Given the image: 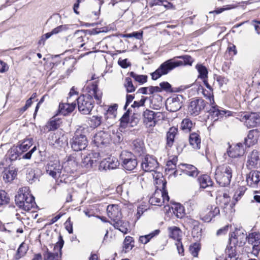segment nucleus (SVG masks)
<instances>
[{
    "label": "nucleus",
    "instance_id": "nucleus-1",
    "mask_svg": "<svg viewBox=\"0 0 260 260\" xmlns=\"http://www.w3.org/2000/svg\"><path fill=\"white\" fill-rule=\"evenodd\" d=\"M87 94H83L79 96L77 100L78 108L79 112L82 114H89L93 108L94 97L98 104L102 102V92L98 88L96 83L88 85L86 87Z\"/></svg>",
    "mask_w": 260,
    "mask_h": 260
},
{
    "label": "nucleus",
    "instance_id": "nucleus-2",
    "mask_svg": "<svg viewBox=\"0 0 260 260\" xmlns=\"http://www.w3.org/2000/svg\"><path fill=\"white\" fill-rule=\"evenodd\" d=\"M176 58H182L183 61H173V59L167 60L162 63L155 72L151 74L152 79L153 80L158 79L161 76L167 74L176 67L187 64L191 66L193 61L192 58L189 55L179 56Z\"/></svg>",
    "mask_w": 260,
    "mask_h": 260
},
{
    "label": "nucleus",
    "instance_id": "nucleus-3",
    "mask_svg": "<svg viewBox=\"0 0 260 260\" xmlns=\"http://www.w3.org/2000/svg\"><path fill=\"white\" fill-rule=\"evenodd\" d=\"M28 187H23L19 189L15 196L16 204L25 211H29L36 207L35 198L29 193Z\"/></svg>",
    "mask_w": 260,
    "mask_h": 260
},
{
    "label": "nucleus",
    "instance_id": "nucleus-4",
    "mask_svg": "<svg viewBox=\"0 0 260 260\" xmlns=\"http://www.w3.org/2000/svg\"><path fill=\"white\" fill-rule=\"evenodd\" d=\"M234 165L223 164L218 166L215 172V179L221 186H226L230 184Z\"/></svg>",
    "mask_w": 260,
    "mask_h": 260
},
{
    "label": "nucleus",
    "instance_id": "nucleus-5",
    "mask_svg": "<svg viewBox=\"0 0 260 260\" xmlns=\"http://www.w3.org/2000/svg\"><path fill=\"white\" fill-rule=\"evenodd\" d=\"M87 133V129L82 126L76 129L71 142V147L73 150L79 151L86 148L88 143L86 137Z\"/></svg>",
    "mask_w": 260,
    "mask_h": 260
},
{
    "label": "nucleus",
    "instance_id": "nucleus-6",
    "mask_svg": "<svg viewBox=\"0 0 260 260\" xmlns=\"http://www.w3.org/2000/svg\"><path fill=\"white\" fill-rule=\"evenodd\" d=\"M238 116L240 121L243 122L247 128L256 127L260 124V116L257 113L242 112Z\"/></svg>",
    "mask_w": 260,
    "mask_h": 260
},
{
    "label": "nucleus",
    "instance_id": "nucleus-7",
    "mask_svg": "<svg viewBox=\"0 0 260 260\" xmlns=\"http://www.w3.org/2000/svg\"><path fill=\"white\" fill-rule=\"evenodd\" d=\"M122 167L126 170L133 171L138 165L136 156L131 152L123 151L120 155Z\"/></svg>",
    "mask_w": 260,
    "mask_h": 260
},
{
    "label": "nucleus",
    "instance_id": "nucleus-8",
    "mask_svg": "<svg viewBox=\"0 0 260 260\" xmlns=\"http://www.w3.org/2000/svg\"><path fill=\"white\" fill-rule=\"evenodd\" d=\"M156 187L155 191L149 199V202L152 205L161 206L162 203L169 201V197L166 188H159V186H156Z\"/></svg>",
    "mask_w": 260,
    "mask_h": 260
},
{
    "label": "nucleus",
    "instance_id": "nucleus-9",
    "mask_svg": "<svg viewBox=\"0 0 260 260\" xmlns=\"http://www.w3.org/2000/svg\"><path fill=\"white\" fill-rule=\"evenodd\" d=\"M59 241L54 245V252L49 251L48 249L43 253V260H59L61 254V248L64 241L61 236L59 237Z\"/></svg>",
    "mask_w": 260,
    "mask_h": 260
},
{
    "label": "nucleus",
    "instance_id": "nucleus-10",
    "mask_svg": "<svg viewBox=\"0 0 260 260\" xmlns=\"http://www.w3.org/2000/svg\"><path fill=\"white\" fill-rule=\"evenodd\" d=\"M62 168L58 159L50 160L46 166L47 174L54 179L60 177Z\"/></svg>",
    "mask_w": 260,
    "mask_h": 260
},
{
    "label": "nucleus",
    "instance_id": "nucleus-11",
    "mask_svg": "<svg viewBox=\"0 0 260 260\" xmlns=\"http://www.w3.org/2000/svg\"><path fill=\"white\" fill-rule=\"evenodd\" d=\"M144 123L147 127H153L156 122L162 118V113L154 112L153 111L146 110L143 112Z\"/></svg>",
    "mask_w": 260,
    "mask_h": 260
},
{
    "label": "nucleus",
    "instance_id": "nucleus-12",
    "mask_svg": "<svg viewBox=\"0 0 260 260\" xmlns=\"http://www.w3.org/2000/svg\"><path fill=\"white\" fill-rule=\"evenodd\" d=\"M110 135L108 132L101 131L94 135L93 142L97 147H103L107 146L110 143Z\"/></svg>",
    "mask_w": 260,
    "mask_h": 260
},
{
    "label": "nucleus",
    "instance_id": "nucleus-13",
    "mask_svg": "<svg viewBox=\"0 0 260 260\" xmlns=\"http://www.w3.org/2000/svg\"><path fill=\"white\" fill-rule=\"evenodd\" d=\"M247 242L252 245V253L257 256L260 251V234L253 232L249 234L247 236Z\"/></svg>",
    "mask_w": 260,
    "mask_h": 260
},
{
    "label": "nucleus",
    "instance_id": "nucleus-14",
    "mask_svg": "<svg viewBox=\"0 0 260 260\" xmlns=\"http://www.w3.org/2000/svg\"><path fill=\"white\" fill-rule=\"evenodd\" d=\"M158 167V163L155 158L147 155L142 159L141 167L145 172H154Z\"/></svg>",
    "mask_w": 260,
    "mask_h": 260
},
{
    "label": "nucleus",
    "instance_id": "nucleus-15",
    "mask_svg": "<svg viewBox=\"0 0 260 260\" xmlns=\"http://www.w3.org/2000/svg\"><path fill=\"white\" fill-rule=\"evenodd\" d=\"M206 102L203 99L192 101L188 107V112L190 115L197 116L205 108Z\"/></svg>",
    "mask_w": 260,
    "mask_h": 260
},
{
    "label": "nucleus",
    "instance_id": "nucleus-16",
    "mask_svg": "<svg viewBox=\"0 0 260 260\" xmlns=\"http://www.w3.org/2000/svg\"><path fill=\"white\" fill-rule=\"evenodd\" d=\"M100 157V154L98 152H90L87 154L82 156V166L87 169L91 168L93 164L95 163Z\"/></svg>",
    "mask_w": 260,
    "mask_h": 260
},
{
    "label": "nucleus",
    "instance_id": "nucleus-17",
    "mask_svg": "<svg viewBox=\"0 0 260 260\" xmlns=\"http://www.w3.org/2000/svg\"><path fill=\"white\" fill-rule=\"evenodd\" d=\"M182 99L181 95H176L168 99L166 103L167 110L171 112H176L179 110L182 106L181 101Z\"/></svg>",
    "mask_w": 260,
    "mask_h": 260
},
{
    "label": "nucleus",
    "instance_id": "nucleus-18",
    "mask_svg": "<svg viewBox=\"0 0 260 260\" xmlns=\"http://www.w3.org/2000/svg\"><path fill=\"white\" fill-rule=\"evenodd\" d=\"M247 240L246 235L241 231L237 230L231 234L230 238V242L239 246H242Z\"/></svg>",
    "mask_w": 260,
    "mask_h": 260
},
{
    "label": "nucleus",
    "instance_id": "nucleus-19",
    "mask_svg": "<svg viewBox=\"0 0 260 260\" xmlns=\"http://www.w3.org/2000/svg\"><path fill=\"white\" fill-rule=\"evenodd\" d=\"M209 112L214 121L222 117L225 114H227L228 116L231 115L230 111L221 109L218 106H214V105H211V108L209 110Z\"/></svg>",
    "mask_w": 260,
    "mask_h": 260
},
{
    "label": "nucleus",
    "instance_id": "nucleus-20",
    "mask_svg": "<svg viewBox=\"0 0 260 260\" xmlns=\"http://www.w3.org/2000/svg\"><path fill=\"white\" fill-rule=\"evenodd\" d=\"M107 215L113 222L121 219V213L119 208L116 205H108L107 208Z\"/></svg>",
    "mask_w": 260,
    "mask_h": 260
},
{
    "label": "nucleus",
    "instance_id": "nucleus-21",
    "mask_svg": "<svg viewBox=\"0 0 260 260\" xmlns=\"http://www.w3.org/2000/svg\"><path fill=\"white\" fill-rule=\"evenodd\" d=\"M247 184L253 188L257 187L260 182V172L257 171H251L246 177Z\"/></svg>",
    "mask_w": 260,
    "mask_h": 260
},
{
    "label": "nucleus",
    "instance_id": "nucleus-22",
    "mask_svg": "<svg viewBox=\"0 0 260 260\" xmlns=\"http://www.w3.org/2000/svg\"><path fill=\"white\" fill-rule=\"evenodd\" d=\"M260 167V159L258 152L256 150H253L248 156L247 166L249 169Z\"/></svg>",
    "mask_w": 260,
    "mask_h": 260
},
{
    "label": "nucleus",
    "instance_id": "nucleus-23",
    "mask_svg": "<svg viewBox=\"0 0 260 260\" xmlns=\"http://www.w3.org/2000/svg\"><path fill=\"white\" fill-rule=\"evenodd\" d=\"M76 104L75 101L67 102L64 103H60L59 106V111L60 114L64 116L72 113L75 109Z\"/></svg>",
    "mask_w": 260,
    "mask_h": 260
},
{
    "label": "nucleus",
    "instance_id": "nucleus-24",
    "mask_svg": "<svg viewBox=\"0 0 260 260\" xmlns=\"http://www.w3.org/2000/svg\"><path fill=\"white\" fill-rule=\"evenodd\" d=\"M259 136L258 129H254L249 131L247 137L245 139V144L247 147H250L257 142Z\"/></svg>",
    "mask_w": 260,
    "mask_h": 260
},
{
    "label": "nucleus",
    "instance_id": "nucleus-25",
    "mask_svg": "<svg viewBox=\"0 0 260 260\" xmlns=\"http://www.w3.org/2000/svg\"><path fill=\"white\" fill-rule=\"evenodd\" d=\"M119 162L116 158L110 157L102 161L100 164L101 167L105 170L114 169L119 165Z\"/></svg>",
    "mask_w": 260,
    "mask_h": 260
},
{
    "label": "nucleus",
    "instance_id": "nucleus-26",
    "mask_svg": "<svg viewBox=\"0 0 260 260\" xmlns=\"http://www.w3.org/2000/svg\"><path fill=\"white\" fill-rule=\"evenodd\" d=\"M227 152L230 157L236 158L242 156L245 153V150L242 144L238 143L232 150L228 151Z\"/></svg>",
    "mask_w": 260,
    "mask_h": 260
},
{
    "label": "nucleus",
    "instance_id": "nucleus-27",
    "mask_svg": "<svg viewBox=\"0 0 260 260\" xmlns=\"http://www.w3.org/2000/svg\"><path fill=\"white\" fill-rule=\"evenodd\" d=\"M117 110V106L114 105L109 107L107 110L106 114L105 115V118L107 121L108 126L109 125H112L113 122V120L116 116V112Z\"/></svg>",
    "mask_w": 260,
    "mask_h": 260
},
{
    "label": "nucleus",
    "instance_id": "nucleus-28",
    "mask_svg": "<svg viewBox=\"0 0 260 260\" xmlns=\"http://www.w3.org/2000/svg\"><path fill=\"white\" fill-rule=\"evenodd\" d=\"M178 132V129L175 127H172L169 128L167 133L166 138V147L171 148L174 142V138Z\"/></svg>",
    "mask_w": 260,
    "mask_h": 260
},
{
    "label": "nucleus",
    "instance_id": "nucleus-29",
    "mask_svg": "<svg viewBox=\"0 0 260 260\" xmlns=\"http://www.w3.org/2000/svg\"><path fill=\"white\" fill-rule=\"evenodd\" d=\"M168 231L170 238L175 240L176 242L181 241L182 232L179 228L175 226L169 227L168 228Z\"/></svg>",
    "mask_w": 260,
    "mask_h": 260
},
{
    "label": "nucleus",
    "instance_id": "nucleus-30",
    "mask_svg": "<svg viewBox=\"0 0 260 260\" xmlns=\"http://www.w3.org/2000/svg\"><path fill=\"white\" fill-rule=\"evenodd\" d=\"M22 154V152L19 150L18 146H13L9 150L7 155L11 161H14Z\"/></svg>",
    "mask_w": 260,
    "mask_h": 260
},
{
    "label": "nucleus",
    "instance_id": "nucleus-31",
    "mask_svg": "<svg viewBox=\"0 0 260 260\" xmlns=\"http://www.w3.org/2000/svg\"><path fill=\"white\" fill-rule=\"evenodd\" d=\"M17 176V171L15 169H6L3 173V179L7 182L13 181Z\"/></svg>",
    "mask_w": 260,
    "mask_h": 260
},
{
    "label": "nucleus",
    "instance_id": "nucleus-32",
    "mask_svg": "<svg viewBox=\"0 0 260 260\" xmlns=\"http://www.w3.org/2000/svg\"><path fill=\"white\" fill-rule=\"evenodd\" d=\"M181 166L184 167L183 170L187 175L192 177H196L198 176V171L194 166L188 164H181Z\"/></svg>",
    "mask_w": 260,
    "mask_h": 260
},
{
    "label": "nucleus",
    "instance_id": "nucleus-33",
    "mask_svg": "<svg viewBox=\"0 0 260 260\" xmlns=\"http://www.w3.org/2000/svg\"><path fill=\"white\" fill-rule=\"evenodd\" d=\"M111 224H112L115 229H118L124 234L127 233L128 231L127 222L124 221L121 219L113 222V223H111Z\"/></svg>",
    "mask_w": 260,
    "mask_h": 260
},
{
    "label": "nucleus",
    "instance_id": "nucleus-34",
    "mask_svg": "<svg viewBox=\"0 0 260 260\" xmlns=\"http://www.w3.org/2000/svg\"><path fill=\"white\" fill-rule=\"evenodd\" d=\"M200 187L203 188L212 186L213 182L208 175H203L198 179Z\"/></svg>",
    "mask_w": 260,
    "mask_h": 260
},
{
    "label": "nucleus",
    "instance_id": "nucleus-35",
    "mask_svg": "<svg viewBox=\"0 0 260 260\" xmlns=\"http://www.w3.org/2000/svg\"><path fill=\"white\" fill-rule=\"evenodd\" d=\"M153 178L155 179V183L158 184L159 188L165 189L166 186V182L163 178L162 174L161 173L154 171V174L153 175Z\"/></svg>",
    "mask_w": 260,
    "mask_h": 260
},
{
    "label": "nucleus",
    "instance_id": "nucleus-36",
    "mask_svg": "<svg viewBox=\"0 0 260 260\" xmlns=\"http://www.w3.org/2000/svg\"><path fill=\"white\" fill-rule=\"evenodd\" d=\"M190 144L194 149L200 148L201 140L199 135L196 133H192L190 135L189 139Z\"/></svg>",
    "mask_w": 260,
    "mask_h": 260
},
{
    "label": "nucleus",
    "instance_id": "nucleus-37",
    "mask_svg": "<svg viewBox=\"0 0 260 260\" xmlns=\"http://www.w3.org/2000/svg\"><path fill=\"white\" fill-rule=\"evenodd\" d=\"M216 201L221 207L226 208L229 204L231 199L227 193H224L222 196L219 195L216 198Z\"/></svg>",
    "mask_w": 260,
    "mask_h": 260
},
{
    "label": "nucleus",
    "instance_id": "nucleus-38",
    "mask_svg": "<svg viewBox=\"0 0 260 260\" xmlns=\"http://www.w3.org/2000/svg\"><path fill=\"white\" fill-rule=\"evenodd\" d=\"M173 213L178 218H182L185 214L184 208L179 203H177L174 205L172 207Z\"/></svg>",
    "mask_w": 260,
    "mask_h": 260
},
{
    "label": "nucleus",
    "instance_id": "nucleus-39",
    "mask_svg": "<svg viewBox=\"0 0 260 260\" xmlns=\"http://www.w3.org/2000/svg\"><path fill=\"white\" fill-rule=\"evenodd\" d=\"M134 247V240L133 238L130 236H126L123 243V251L127 252Z\"/></svg>",
    "mask_w": 260,
    "mask_h": 260
},
{
    "label": "nucleus",
    "instance_id": "nucleus-40",
    "mask_svg": "<svg viewBox=\"0 0 260 260\" xmlns=\"http://www.w3.org/2000/svg\"><path fill=\"white\" fill-rule=\"evenodd\" d=\"M199 75L198 78L202 80L208 78V70L207 68L201 64H197L196 66Z\"/></svg>",
    "mask_w": 260,
    "mask_h": 260
},
{
    "label": "nucleus",
    "instance_id": "nucleus-41",
    "mask_svg": "<svg viewBox=\"0 0 260 260\" xmlns=\"http://www.w3.org/2000/svg\"><path fill=\"white\" fill-rule=\"evenodd\" d=\"M220 211L219 208L214 207L213 208L212 207L211 210L209 212L208 214L202 218V219L205 222H209L211 220L212 218L215 216L219 214Z\"/></svg>",
    "mask_w": 260,
    "mask_h": 260
},
{
    "label": "nucleus",
    "instance_id": "nucleus-42",
    "mask_svg": "<svg viewBox=\"0 0 260 260\" xmlns=\"http://www.w3.org/2000/svg\"><path fill=\"white\" fill-rule=\"evenodd\" d=\"M32 145V139L28 138L24 140L18 146L19 149L22 154L27 151L28 149Z\"/></svg>",
    "mask_w": 260,
    "mask_h": 260
},
{
    "label": "nucleus",
    "instance_id": "nucleus-43",
    "mask_svg": "<svg viewBox=\"0 0 260 260\" xmlns=\"http://www.w3.org/2000/svg\"><path fill=\"white\" fill-rule=\"evenodd\" d=\"M28 250V246L26 244L22 243L19 246L17 253L15 256L16 259H19L24 256Z\"/></svg>",
    "mask_w": 260,
    "mask_h": 260
},
{
    "label": "nucleus",
    "instance_id": "nucleus-44",
    "mask_svg": "<svg viewBox=\"0 0 260 260\" xmlns=\"http://www.w3.org/2000/svg\"><path fill=\"white\" fill-rule=\"evenodd\" d=\"M102 123V117L101 116L94 115L89 119V124L91 127L95 128Z\"/></svg>",
    "mask_w": 260,
    "mask_h": 260
},
{
    "label": "nucleus",
    "instance_id": "nucleus-45",
    "mask_svg": "<svg viewBox=\"0 0 260 260\" xmlns=\"http://www.w3.org/2000/svg\"><path fill=\"white\" fill-rule=\"evenodd\" d=\"M130 76L133 77L136 81L142 84L147 82V76L144 75H137L133 72L129 73Z\"/></svg>",
    "mask_w": 260,
    "mask_h": 260
},
{
    "label": "nucleus",
    "instance_id": "nucleus-46",
    "mask_svg": "<svg viewBox=\"0 0 260 260\" xmlns=\"http://www.w3.org/2000/svg\"><path fill=\"white\" fill-rule=\"evenodd\" d=\"M202 92L204 97L209 101L211 105H214L215 102L212 90H208L202 88Z\"/></svg>",
    "mask_w": 260,
    "mask_h": 260
},
{
    "label": "nucleus",
    "instance_id": "nucleus-47",
    "mask_svg": "<svg viewBox=\"0 0 260 260\" xmlns=\"http://www.w3.org/2000/svg\"><path fill=\"white\" fill-rule=\"evenodd\" d=\"M67 143V140L66 137L61 133L59 135L57 139H56L55 143L51 142V144L55 145V147H62L63 145Z\"/></svg>",
    "mask_w": 260,
    "mask_h": 260
},
{
    "label": "nucleus",
    "instance_id": "nucleus-48",
    "mask_svg": "<svg viewBox=\"0 0 260 260\" xmlns=\"http://www.w3.org/2000/svg\"><path fill=\"white\" fill-rule=\"evenodd\" d=\"M9 201L10 198L7 193L3 190H0V206L7 205Z\"/></svg>",
    "mask_w": 260,
    "mask_h": 260
},
{
    "label": "nucleus",
    "instance_id": "nucleus-49",
    "mask_svg": "<svg viewBox=\"0 0 260 260\" xmlns=\"http://www.w3.org/2000/svg\"><path fill=\"white\" fill-rule=\"evenodd\" d=\"M246 189V187L244 185L238 187L234 195V199L236 201L240 200L241 197L244 194Z\"/></svg>",
    "mask_w": 260,
    "mask_h": 260
},
{
    "label": "nucleus",
    "instance_id": "nucleus-50",
    "mask_svg": "<svg viewBox=\"0 0 260 260\" xmlns=\"http://www.w3.org/2000/svg\"><path fill=\"white\" fill-rule=\"evenodd\" d=\"M193 125L192 121L188 118L184 119L181 122V128L183 130L189 132Z\"/></svg>",
    "mask_w": 260,
    "mask_h": 260
},
{
    "label": "nucleus",
    "instance_id": "nucleus-51",
    "mask_svg": "<svg viewBox=\"0 0 260 260\" xmlns=\"http://www.w3.org/2000/svg\"><path fill=\"white\" fill-rule=\"evenodd\" d=\"M124 87L127 92H133L135 90V87L134 86L132 79L127 77L125 79Z\"/></svg>",
    "mask_w": 260,
    "mask_h": 260
},
{
    "label": "nucleus",
    "instance_id": "nucleus-52",
    "mask_svg": "<svg viewBox=\"0 0 260 260\" xmlns=\"http://www.w3.org/2000/svg\"><path fill=\"white\" fill-rule=\"evenodd\" d=\"M59 125L57 121L51 120L45 126V129L47 131H54L58 127Z\"/></svg>",
    "mask_w": 260,
    "mask_h": 260
},
{
    "label": "nucleus",
    "instance_id": "nucleus-53",
    "mask_svg": "<svg viewBox=\"0 0 260 260\" xmlns=\"http://www.w3.org/2000/svg\"><path fill=\"white\" fill-rule=\"evenodd\" d=\"M200 250V246L199 244L194 243L189 247V251L192 256L197 257L198 253Z\"/></svg>",
    "mask_w": 260,
    "mask_h": 260
},
{
    "label": "nucleus",
    "instance_id": "nucleus-54",
    "mask_svg": "<svg viewBox=\"0 0 260 260\" xmlns=\"http://www.w3.org/2000/svg\"><path fill=\"white\" fill-rule=\"evenodd\" d=\"M129 114L125 112L120 119V127L125 128L129 122Z\"/></svg>",
    "mask_w": 260,
    "mask_h": 260
},
{
    "label": "nucleus",
    "instance_id": "nucleus-55",
    "mask_svg": "<svg viewBox=\"0 0 260 260\" xmlns=\"http://www.w3.org/2000/svg\"><path fill=\"white\" fill-rule=\"evenodd\" d=\"M26 179L30 183H32L37 179V177L36 175L34 170L30 169L28 171V173L26 174Z\"/></svg>",
    "mask_w": 260,
    "mask_h": 260
},
{
    "label": "nucleus",
    "instance_id": "nucleus-56",
    "mask_svg": "<svg viewBox=\"0 0 260 260\" xmlns=\"http://www.w3.org/2000/svg\"><path fill=\"white\" fill-rule=\"evenodd\" d=\"M69 25L67 24L61 25L60 26H58L52 30V34H53V35L57 34L59 32L65 31L69 29Z\"/></svg>",
    "mask_w": 260,
    "mask_h": 260
},
{
    "label": "nucleus",
    "instance_id": "nucleus-57",
    "mask_svg": "<svg viewBox=\"0 0 260 260\" xmlns=\"http://www.w3.org/2000/svg\"><path fill=\"white\" fill-rule=\"evenodd\" d=\"M78 98V92L75 91L74 87H72L69 94V96L67 98L68 102L75 101L77 100Z\"/></svg>",
    "mask_w": 260,
    "mask_h": 260
},
{
    "label": "nucleus",
    "instance_id": "nucleus-58",
    "mask_svg": "<svg viewBox=\"0 0 260 260\" xmlns=\"http://www.w3.org/2000/svg\"><path fill=\"white\" fill-rule=\"evenodd\" d=\"M159 88H161V91L164 90L166 91H172L171 85L168 82H162L159 84Z\"/></svg>",
    "mask_w": 260,
    "mask_h": 260
},
{
    "label": "nucleus",
    "instance_id": "nucleus-59",
    "mask_svg": "<svg viewBox=\"0 0 260 260\" xmlns=\"http://www.w3.org/2000/svg\"><path fill=\"white\" fill-rule=\"evenodd\" d=\"M177 161V158L174 157L172 160L168 161L167 165L169 169L170 170H173L176 167V162Z\"/></svg>",
    "mask_w": 260,
    "mask_h": 260
},
{
    "label": "nucleus",
    "instance_id": "nucleus-60",
    "mask_svg": "<svg viewBox=\"0 0 260 260\" xmlns=\"http://www.w3.org/2000/svg\"><path fill=\"white\" fill-rule=\"evenodd\" d=\"M124 37L126 38L134 37L139 39L142 38V34L139 32H133V33L125 34L124 35Z\"/></svg>",
    "mask_w": 260,
    "mask_h": 260
},
{
    "label": "nucleus",
    "instance_id": "nucleus-61",
    "mask_svg": "<svg viewBox=\"0 0 260 260\" xmlns=\"http://www.w3.org/2000/svg\"><path fill=\"white\" fill-rule=\"evenodd\" d=\"M146 100V98L142 96V99L139 101H135L132 106L134 107H139L144 106Z\"/></svg>",
    "mask_w": 260,
    "mask_h": 260
},
{
    "label": "nucleus",
    "instance_id": "nucleus-62",
    "mask_svg": "<svg viewBox=\"0 0 260 260\" xmlns=\"http://www.w3.org/2000/svg\"><path fill=\"white\" fill-rule=\"evenodd\" d=\"M52 35H53V34H52L51 31L50 32L46 33L45 35H43L41 37V39L39 40V43L40 44H44L45 41L48 38H49Z\"/></svg>",
    "mask_w": 260,
    "mask_h": 260
},
{
    "label": "nucleus",
    "instance_id": "nucleus-63",
    "mask_svg": "<svg viewBox=\"0 0 260 260\" xmlns=\"http://www.w3.org/2000/svg\"><path fill=\"white\" fill-rule=\"evenodd\" d=\"M148 94H153L155 92H159L161 91V88L158 86H149Z\"/></svg>",
    "mask_w": 260,
    "mask_h": 260
},
{
    "label": "nucleus",
    "instance_id": "nucleus-64",
    "mask_svg": "<svg viewBox=\"0 0 260 260\" xmlns=\"http://www.w3.org/2000/svg\"><path fill=\"white\" fill-rule=\"evenodd\" d=\"M36 150V147H34L29 152L23 154L22 156L23 159H30L31 157L32 154Z\"/></svg>",
    "mask_w": 260,
    "mask_h": 260
}]
</instances>
